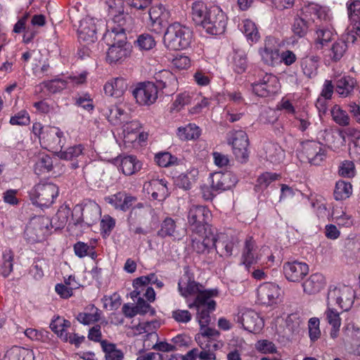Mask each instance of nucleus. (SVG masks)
Masks as SVG:
<instances>
[{
  "label": "nucleus",
  "mask_w": 360,
  "mask_h": 360,
  "mask_svg": "<svg viewBox=\"0 0 360 360\" xmlns=\"http://www.w3.org/2000/svg\"><path fill=\"white\" fill-rule=\"evenodd\" d=\"M227 143L231 146L233 153L236 158L241 162H245L248 158V137L243 130H232L227 134Z\"/></svg>",
  "instance_id": "11"
},
{
  "label": "nucleus",
  "mask_w": 360,
  "mask_h": 360,
  "mask_svg": "<svg viewBox=\"0 0 360 360\" xmlns=\"http://www.w3.org/2000/svg\"><path fill=\"white\" fill-rule=\"evenodd\" d=\"M105 200L116 210L126 211L132 205L136 198L120 192L106 197Z\"/></svg>",
  "instance_id": "31"
},
{
  "label": "nucleus",
  "mask_w": 360,
  "mask_h": 360,
  "mask_svg": "<svg viewBox=\"0 0 360 360\" xmlns=\"http://www.w3.org/2000/svg\"><path fill=\"white\" fill-rule=\"evenodd\" d=\"M281 292V288L277 284L271 282L264 283L257 288V302L263 306H274L280 300Z\"/></svg>",
  "instance_id": "18"
},
{
  "label": "nucleus",
  "mask_w": 360,
  "mask_h": 360,
  "mask_svg": "<svg viewBox=\"0 0 360 360\" xmlns=\"http://www.w3.org/2000/svg\"><path fill=\"white\" fill-rule=\"evenodd\" d=\"M160 325L161 322L158 319L139 323L136 326V332L139 334L148 333L153 335L154 330L158 329Z\"/></svg>",
  "instance_id": "58"
},
{
  "label": "nucleus",
  "mask_w": 360,
  "mask_h": 360,
  "mask_svg": "<svg viewBox=\"0 0 360 360\" xmlns=\"http://www.w3.org/2000/svg\"><path fill=\"white\" fill-rule=\"evenodd\" d=\"M352 194V186L349 182L338 181L336 182L334 197L337 200H345Z\"/></svg>",
  "instance_id": "54"
},
{
  "label": "nucleus",
  "mask_w": 360,
  "mask_h": 360,
  "mask_svg": "<svg viewBox=\"0 0 360 360\" xmlns=\"http://www.w3.org/2000/svg\"><path fill=\"white\" fill-rule=\"evenodd\" d=\"M200 135V129L195 124H188L178 127L176 136L181 141H189L198 139Z\"/></svg>",
  "instance_id": "45"
},
{
  "label": "nucleus",
  "mask_w": 360,
  "mask_h": 360,
  "mask_svg": "<svg viewBox=\"0 0 360 360\" xmlns=\"http://www.w3.org/2000/svg\"><path fill=\"white\" fill-rule=\"evenodd\" d=\"M331 115L335 123L340 126H347L349 124V117L347 112L339 105H335L331 109Z\"/></svg>",
  "instance_id": "56"
},
{
  "label": "nucleus",
  "mask_w": 360,
  "mask_h": 360,
  "mask_svg": "<svg viewBox=\"0 0 360 360\" xmlns=\"http://www.w3.org/2000/svg\"><path fill=\"white\" fill-rule=\"evenodd\" d=\"M127 89V83L122 77L112 79L104 86L105 94L110 96L118 98L121 96Z\"/></svg>",
  "instance_id": "34"
},
{
  "label": "nucleus",
  "mask_w": 360,
  "mask_h": 360,
  "mask_svg": "<svg viewBox=\"0 0 360 360\" xmlns=\"http://www.w3.org/2000/svg\"><path fill=\"white\" fill-rule=\"evenodd\" d=\"M254 94L260 97H268L277 94L281 89L278 78L270 73H266L257 82L252 84Z\"/></svg>",
  "instance_id": "15"
},
{
  "label": "nucleus",
  "mask_w": 360,
  "mask_h": 360,
  "mask_svg": "<svg viewBox=\"0 0 360 360\" xmlns=\"http://www.w3.org/2000/svg\"><path fill=\"white\" fill-rule=\"evenodd\" d=\"M83 150V145L78 144L69 147L65 150H60L57 153V156L62 160H70L75 158L79 157L80 155H82Z\"/></svg>",
  "instance_id": "57"
},
{
  "label": "nucleus",
  "mask_w": 360,
  "mask_h": 360,
  "mask_svg": "<svg viewBox=\"0 0 360 360\" xmlns=\"http://www.w3.org/2000/svg\"><path fill=\"white\" fill-rule=\"evenodd\" d=\"M355 292L352 286L338 284L330 286L327 297L325 315H340L348 311L353 305Z\"/></svg>",
  "instance_id": "4"
},
{
  "label": "nucleus",
  "mask_w": 360,
  "mask_h": 360,
  "mask_svg": "<svg viewBox=\"0 0 360 360\" xmlns=\"http://www.w3.org/2000/svg\"><path fill=\"white\" fill-rule=\"evenodd\" d=\"M155 284L157 288H161L163 283L158 279L155 274L151 273L146 276H140L133 281L134 290L129 294L133 300H137L136 304H125L122 307L124 315L146 314L154 315L155 310L141 297L147 285Z\"/></svg>",
  "instance_id": "2"
},
{
  "label": "nucleus",
  "mask_w": 360,
  "mask_h": 360,
  "mask_svg": "<svg viewBox=\"0 0 360 360\" xmlns=\"http://www.w3.org/2000/svg\"><path fill=\"white\" fill-rule=\"evenodd\" d=\"M104 115L108 122L114 126L122 124L129 119L128 113L117 105L108 108L105 111Z\"/></svg>",
  "instance_id": "38"
},
{
  "label": "nucleus",
  "mask_w": 360,
  "mask_h": 360,
  "mask_svg": "<svg viewBox=\"0 0 360 360\" xmlns=\"http://www.w3.org/2000/svg\"><path fill=\"white\" fill-rule=\"evenodd\" d=\"M136 44L140 49L146 51L152 49L156 45L153 37L148 34H141L136 40Z\"/></svg>",
  "instance_id": "64"
},
{
  "label": "nucleus",
  "mask_w": 360,
  "mask_h": 360,
  "mask_svg": "<svg viewBox=\"0 0 360 360\" xmlns=\"http://www.w3.org/2000/svg\"><path fill=\"white\" fill-rule=\"evenodd\" d=\"M124 27H110L103 35V40L109 48L106 53V60L110 64L122 63L130 55L129 45L127 43Z\"/></svg>",
  "instance_id": "3"
},
{
  "label": "nucleus",
  "mask_w": 360,
  "mask_h": 360,
  "mask_svg": "<svg viewBox=\"0 0 360 360\" xmlns=\"http://www.w3.org/2000/svg\"><path fill=\"white\" fill-rule=\"evenodd\" d=\"M59 193L58 187L50 182H41L29 192L33 204L39 207H49L54 202Z\"/></svg>",
  "instance_id": "8"
},
{
  "label": "nucleus",
  "mask_w": 360,
  "mask_h": 360,
  "mask_svg": "<svg viewBox=\"0 0 360 360\" xmlns=\"http://www.w3.org/2000/svg\"><path fill=\"white\" fill-rule=\"evenodd\" d=\"M112 163L117 166L127 176L132 175L139 172L142 164L134 155H120L112 159Z\"/></svg>",
  "instance_id": "25"
},
{
  "label": "nucleus",
  "mask_w": 360,
  "mask_h": 360,
  "mask_svg": "<svg viewBox=\"0 0 360 360\" xmlns=\"http://www.w3.org/2000/svg\"><path fill=\"white\" fill-rule=\"evenodd\" d=\"M215 252L221 257H230L233 249L238 247V240L232 236L219 233L215 236Z\"/></svg>",
  "instance_id": "23"
},
{
  "label": "nucleus",
  "mask_w": 360,
  "mask_h": 360,
  "mask_svg": "<svg viewBox=\"0 0 360 360\" xmlns=\"http://www.w3.org/2000/svg\"><path fill=\"white\" fill-rule=\"evenodd\" d=\"M326 285L325 276L321 273H314L302 283V288L305 293L314 295L323 289Z\"/></svg>",
  "instance_id": "29"
},
{
  "label": "nucleus",
  "mask_w": 360,
  "mask_h": 360,
  "mask_svg": "<svg viewBox=\"0 0 360 360\" xmlns=\"http://www.w3.org/2000/svg\"><path fill=\"white\" fill-rule=\"evenodd\" d=\"M192 247L193 250L199 254L213 253L216 255L215 250V235L212 233H208L204 237L202 241H200L195 237L192 238Z\"/></svg>",
  "instance_id": "30"
},
{
  "label": "nucleus",
  "mask_w": 360,
  "mask_h": 360,
  "mask_svg": "<svg viewBox=\"0 0 360 360\" xmlns=\"http://www.w3.org/2000/svg\"><path fill=\"white\" fill-rule=\"evenodd\" d=\"M356 80L351 77H343L336 83V92L342 97H347L353 91Z\"/></svg>",
  "instance_id": "51"
},
{
  "label": "nucleus",
  "mask_w": 360,
  "mask_h": 360,
  "mask_svg": "<svg viewBox=\"0 0 360 360\" xmlns=\"http://www.w3.org/2000/svg\"><path fill=\"white\" fill-rule=\"evenodd\" d=\"M148 134L145 131H140L134 134H127L122 136L120 139L122 140L124 147L126 149L138 148L146 143Z\"/></svg>",
  "instance_id": "36"
},
{
  "label": "nucleus",
  "mask_w": 360,
  "mask_h": 360,
  "mask_svg": "<svg viewBox=\"0 0 360 360\" xmlns=\"http://www.w3.org/2000/svg\"><path fill=\"white\" fill-rule=\"evenodd\" d=\"M108 14L112 18L106 24L107 30L110 27H124L130 29L132 18L128 13H124V3L122 0H107Z\"/></svg>",
  "instance_id": "10"
},
{
  "label": "nucleus",
  "mask_w": 360,
  "mask_h": 360,
  "mask_svg": "<svg viewBox=\"0 0 360 360\" xmlns=\"http://www.w3.org/2000/svg\"><path fill=\"white\" fill-rule=\"evenodd\" d=\"M158 87L165 90V94H173L177 89L178 81L176 76L169 70H163L155 74Z\"/></svg>",
  "instance_id": "28"
},
{
  "label": "nucleus",
  "mask_w": 360,
  "mask_h": 360,
  "mask_svg": "<svg viewBox=\"0 0 360 360\" xmlns=\"http://www.w3.org/2000/svg\"><path fill=\"white\" fill-rule=\"evenodd\" d=\"M274 257L271 254L269 247L264 246L258 248L252 237H248L245 241L244 248L241 256V264L249 270L252 265L260 263L262 265L273 262Z\"/></svg>",
  "instance_id": "7"
},
{
  "label": "nucleus",
  "mask_w": 360,
  "mask_h": 360,
  "mask_svg": "<svg viewBox=\"0 0 360 360\" xmlns=\"http://www.w3.org/2000/svg\"><path fill=\"white\" fill-rule=\"evenodd\" d=\"M133 96L140 105H151L158 99V87L153 82L139 83L133 90Z\"/></svg>",
  "instance_id": "17"
},
{
  "label": "nucleus",
  "mask_w": 360,
  "mask_h": 360,
  "mask_svg": "<svg viewBox=\"0 0 360 360\" xmlns=\"http://www.w3.org/2000/svg\"><path fill=\"white\" fill-rule=\"evenodd\" d=\"M101 345L105 353V360H123L124 353L118 349L116 345L108 342L106 340L101 342Z\"/></svg>",
  "instance_id": "50"
},
{
  "label": "nucleus",
  "mask_w": 360,
  "mask_h": 360,
  "mask_svg": "<svg viewBox=\"0 0 360 360\" xmlns=\"http://www.w3.org/2000/svg\"><path fill=\"white\" fill-rule=\"evenodd\" d=\"M71 326V323L64 319V316H56L50 323L52 331L62 340L68 333V329Z\"/></svg>",
  "instance_id": "46"
},
{
  "label": "nucleus",
  "mask_w": 360,
  "mask_h": 360,
  "mask_svg": "<svg viewBox=\"0 0 360 360\" xmlns=\"http://www.w3.org/2000/svg\"><path fill=\"white\" fill-rule=\"evenodd\" d=\"M335 34L334 29L329 25H319L314 31V41L316 45L326 46Z\"/></svg>",
  "instance_id": "39"
},
{
  "label": "nucleus",
  "mask_w": 360,
  "mask_h": 360,
  "mask_svg": "<svg viewBox=\"0 0 360 360\" xmlns=\"http://www.w3.org/2000/svg\"><path fill=\"white\" fill-rule=\"evenodd\" d=\"M6 360H34L33 351L25 347L14 346L4 355Z\"/></svg>",
  "instance_id": "42"
},
{
  "label": "nucleus",
  "mask_w": 360,
  "mask_h": 360,
  "mask_svg": "<svg viewBox=\"0 0 360 360\" xmlns=\"http://www.w3.org/2000/svg\"><path fill=\"white\" fill-rule=\"evenodd\" d=\"M51 220L44 216H37L32 218L25 226L24 231L25 238L30 243H34L45 240L49 234Z\"/></svg>",
  "instance_id": "9"
},
{
  "label": "nucleus",
  "mask_w": 360,
  "mask_h": 360,
  "mask_svg": "<svg viewBox=\"0 0 360 360\" xmlns=\"http://www.w3.org/2000/svg\"><path fill=\"white\" fill-rule=\"evenodd\" d=\"M198 346L200 347L201 351H198V357L201 360H216L217 356L215 352L217 349H215L210 344H204L201 341L198 340L197 342Z\"/></svg>",
  "instance_id": "60"
},
{
  "label": "nucleus",
  "mask_w": 360,
  "mask_h": 360,
  "mask_svg": "<svg viewBox=\"0 0 360 360\" xmlns=\"http://www.w3.org/2000/svg\"><path fill=\"white\" fill-rule=\"evenodd\" d=\"M148 15L150 20V26L154 31L159 32L167 21L169 13L163 5L158 4L153 6L148 10Z\"/></svg>",
  "instance_id": "27"
},
{
  "label": "nucleus",
  "mask_w": 360,
  "mask_h": 360,
  "mask_svg": "<svg viewBox=\"0 0 360 360\" xmlns=\"http://www.w3.org/2000/svg\"><path fill=\"white\" fill-rule=\"evenodd\" d=\"M295 126L302 131L307 130L311 125L308 112L303 110L299 111L295 116Z\"/></svg>",
  "instance_id": "63"
},
{
  "label": "nucleus",
  "mask_w": 360,
  "mask_h": 360,
  "mask_svg": "<svg viewBox=\"0 0 360 360\" xmlns=\"http://www.w3.org/2000/svg\"><path fill=\"white\" fill-rule=\"evenodd\" d=\"M283 269L285 277L291 282H300L309 273L308 265L297 260L284 263Z\"/></svg>",
  "instance_id": "22"
},
{
  "label": "nucleus",
  "mask_w": 360,
  "mask_h": 360,
  "mask_svg": "<svg viewBox=\"0 0 360 360\" xmlns=\"http://www.w3.org/2000/svg\"><path fill=\"white\" fill-rule=\"evenodd\" d=\"M319 59L317 56H307L302 59L301 68L304 75L312 78L317 75Z\"/></svg>",
  "instance_id": "44"
},
{
  "label": "nucleus",
  "mask_w": 360,
  "mask_h": 360,
  "mask_svg": "<svg viewBox=\"0 0 360 360\" xmlns=\"http://www.w3.org/2000/svg\"><path fill=\"white\" fill-rule=\"evenodd\" d=\"M103 25V22L91 17H86L80 21L78 29L79 39L87 44L94 42L97 39L98 27Z\"/></svg>",
  "instance_id": "21"
},
{
  "label": "nucleus",
  "mask_w": 360,
  "mask_h": 360,
  "mask_svg": "<svg viewBox=\"0 0 360 360\" xmlns=\"http://www.w3.org/2000/svg\"><path fill=\"white\" fill-rule=\"evenodd\" d=\"M180 294L185 298L195 297L192 302H188L190 309L194 308L197 315H209L216 308V302L213 300L219 294L217 289H204V287L192 280L188 276L184 275L178 283Z\"/></svg>",
  "instance_id": "1"
},
{
  "label": "nucleus",
  "mask_w": 360,
  "mask_h": 360,
  "mask_svg": "<svg viewBox=\"0 0 360 360\" xmlns=\"http://www.w3.org/2000/svg\"><path fill=\"white\" fill-rule=\"evenodd\" d=\"M211 217L210 211L205 206L193 205L189 207L187 219L193 233L200 234L205 231V226Z\"/></svg>",
  "instance_id": "14"
},
{
  "label": "nucleus",
  "mask_w": 360,
  "mask_h": 360,
  "mask_svg": "<svg viewBox=\"0 0 360 360\" xmlns=\"http://www.w3.org/2000/svg\"><path fill=\"white\" fill-rule=\"evenodd\" d=\"M194 82L200 86H207L210 84L212 74L204 69L198 68L193 75Z\"/></svg>",
  "instance_id": "59"
},
{
  "label": "nucleus",
  "mask_w": 360,
  "mask_h": 360,
  "mask_svg": "<svg viewBox=\"0 0 360 360\" xmlns=\"http://www.w3.org/2000/svg\"><path fill=\"white\" fill-rule=\"evenodd\" d=\"M228 18L222 9L216 5L210 6V13L202 26L205 31L211 34H221L224 32Z\"/></svg>",
  "instance_id": "12"
},
{
  "label": "nucleus",
  "mask_w": 360,
  "mask_h": 360,
  "mask_svg": "<svg viewBox=\"0 0 360 360\" xmlns=\"http://www.w3.org/2000/svg\"><path fill=\"white\" fill-rule=\"evenodd\" d=\"M154 160L155 162L162 167L178 165L180 162L179 159L176 156L172 155L169 152H160L155 154Z\"/></svg>",
  "instance_id": "55"
},
{
  "label": "nucleus",
  "mask_w": 360,
  "mask_h": 360,
  "mask_svg": "<svg viewBox=\"0 0 360 360\" xmlns=\"http://www.w3.org/2000/svg\"><path fill=\"white\" fill-rule=\"evenodd\" d=\"M210 13V7L202 1L192 3L191 15L193 21L198 25L203 26Z\"/></svg>",
  "instance_id": "33"
},
{
  "label": "nucleus",
  "mask_w": 360,
  "mask_h": 360,
  "mask_svg": "<svg viewBox=\"0 0 360 360\" xmlns=\"http://www.w3.org/2000/svg\"><path fill=\"white\" fill-rule=\"evenodd\" d=\"M262 61L269 66H276L281 63L278 41L274 37H266L264 46L259 49Z\"/></svg>",
  "instance_id": "20"
},
{
  "label": "nucleus",
  "mask_w": 360,
  "mask_h": 360,
  "mask_svg": "<svg viewBox=\"0 0 360 360\" xmlns=\"http://www.w3.org/2000/svg\"><path fill=\"white\" fill-rule=\"evenodd\" d=\"M199 94L195 91H184L179 94L174 103L172 105L171 110L172 112L180 111L185 105L191 103L193 101H195Z\"/></svg>",
  "instance_id": "43"
},
{
  "label": "nucleus",
  "mask_w": 360,
  "mask_h": 360,
  "mask_svg": "<svg viewBox=\"0 0 360 360\" xmlns=\"http://www.w3.org/2000/svg\"><path fill=\"white\" fill-rule=\"evenodd\" d=\"M301 14L309 20L329 24L333 16L331 9L326 6H322L314 2L304 3L301 8Z\"/></svg>",
  "instance_id": "16"
},
{
  "label": "nucleus",
  "mask_w": 360,
  "mask_h": 360,
  "mask_svg": "<svg viewBox=\"0 0 360 360\" xmlns=\"http://www.w3.org/2000/svg\"><path fill=\"white\" fill-rule=\"evenodd\" d=\"M238 28L245 36L250 44L256 43L260 38V34L255 22L250 19H244L238 25Z\"/></svg>",
  "instance_id": "35"
},
{
  "label": "nucleus",
  "mask_w": 360,
  "mask_h": 360,
  "mask_svg": "<svg viewBox=\"0 0 360 360\" xmlns=\"http://www.w3.org/2000/svg\"><path fill=\"white\" fill-rule=\"evenodd\" d=\"M212 188L217 192L230 189L237 182V177L231 172H214L211 174Z\"/></svg>",
  "instance_id": "26"
},
{
  "label": "nucleus",
  "mask_w": 360,
  "mask_h": 360,
  "mask_svg": "<svg viewBox=\"0 0 360 360\" xmlns=\"http://www.w3.org/2000/svg\"><path fill=\"white\" fill-rule=\"evenodd\" d=\"M70 214V211L67 207L60 208L56 213V216L51 220V225L56 227V229H60L63 227L68 219V217Z\"/></svg>",
  "instance_id": "62"
},
{
  "label": "nucleus",
  "mask_w": 360,
  "mask_h": 360,
  "mask_svg": "<svg viewBox=\"0 0 360 360\" xmlns=\"http://www.w3.org/2000/svg\"><path fill=\"white\" fill-rule=\"evenodd\" d=\"M232 68L237 74H242L245 72L248 68V60L245 51L238 50L234 52Z\"/></svg>",
  "instance_id": "53"
},
{
  "label": "nucleus",
  "mask_w": 360,
  "mask_h": 360,
  "mask_svg": "<svg viewBox=\"0 0 360 360\" xmlns=\"http://www.w3.org/2000/svg\"><path fill=\"white\" fill-rule=\"evenodd\" d=\"M143 190L153 200H164L169 195L167 182L165 179H152L143 184Z\"/></svg>",
  "instance_id": "24"
},
{
  "label": "nucleus",
  "mask_w": 360,
  "mask_h": 360,
  "mask_svg": "<svg viewBox=\"0 0 360 360\" xmlns=\"http://www.w3.org/2000/svg\"><path fill=\"white\" fill-rule=\"evenodd\" d=\"M210 316H198V322L200 326V333L195 335V340L210 344L215 349H220L223 343L218 340L219 333L214 328L207 326Z\"/></svg>",
  "instance_id": "19"
},
{
  "label": "nucleus",
  "mask_w": 360,
  "mask_h": 360,
  "mask_svg": "<svg viewBox=\"0 0 360 360\" xmlns=\"http://www.w3.org/2000/svg\"><path fill=\"white\" fill-rule=\"evenodd\" d=\"M309 21L301 13L300 16L295 17L292 24V32L299 37H304L308 32L309 28Z\"/></svg>",
  "instance_id": "52"
},
{
  "label": "nucleus",
  "mask_w": 360,
  "mask_h": 360,
  "mask_svg": "<svg viewBox=\"0 0 360 360\" xmlns=\"http://www.w3.org/2000/svg\"><path fill=\"white\" fill-rule=\"evenodd\" d=\"M32 132L38 137L41 147L49 150H58L65 145L64 133L59 127L35 122L32 125Z\"/></svg>",
  "instance_id": "6"
},
{
  "label": "nucleus",
  "mask_w": 360,
  "mask_h": 360,
  "mask_svg": "<svg viewBox=\"0 0 360 360\" xmlns=\"http://www.w3.org/2000/svg\"><path fill=\"white\" fill-rule=\"evenodd\" d=\"M265 158L273 165H279L283 163L285 158L284 150L276 143H269L265 147Z\"/></svg>",
  "instance_id": "32"
},
{
  "label": "nucleus",
  "mask_w": 360,
  "mask_h": 360,
  "mask_svg": "<svg viewBox=\"0 0 360 360\" xmlns=\"http://www.w3.org/2000/svg\"><path fill=\"white\" fill-rule=\"evenodd\" d=\"M298 157L302 162H308L313 165H319L326 158V150L317 141H307L302 143Z\"/></svg>",
  "instance_id": "13"
},
{
  "label": "nucleus",
  "mask_w": 360,
  "mask_h": 360,
  "mask_svg": "<svg viewBox=\"0 0 360 360\" xmlns=\"http://www.w3.org/2000/svg\"><path fill=\"white\" fill-rule=\"evenodd\" d=\"M236 321L241 324L245 330L253 333H259L264 326V321L262 316H238Z\"/></svg>",
  "instance_id": "37"
},
{
  "label": "nucleus",
  "mask_w": 360,
  "mask_h": 360,
  "mask_svg": "<svg viewBox=\"0 0 360 360\" xmlns=\"http://www.w3.org/2000/svg\"><path fill=\"white\" fill-rule=\"evenodd\" d=\"M192 41V30L177 22L167 27L163 37L165 46L172 51L186 49L191 46Z\"/></svg>",
  "instance_id": "5"
},
{
  "label": "nucleus",
  "mask_w": 360,
  "mask_h": 360,
  "mask_svg": "<svg viewBox=\"0 0 360 360\" xmlns=\"http://www.w3.org/2000/svg\"><path fill=\"white\" fill-rule=\"evenodd\" d=\"M13 251L9 248H4L0 257V274L2 276L6 278L13 271Z\"/></svg>",
  "instance_id": "41"
},
{
  "label": "nucleus",
  "mask_w": 360,
  "mask_h": 360,
  "mask_svg": "<svg viewBox=\"0 0 360 360\" xmlns=\"http://www.w3.org/2000/svg\"><path fill=\"white\" fill-rule=\"evenodd\" d=\"M347 49V43L344 39H340L335 41L328 50L327 57H328V61L338 62L339 61Z\"/></svg>",
  "instance_id": "47"
},
{
  "label": "nucleus",
  "mask_w": 360,
  "mask_h": 360,
  "mask_svg": "<svg viewBox=\"0 0 360 360\" xmlns=\"http://www.w3.org/2000/svg\"><path fill=\"white\" fill-rule=\"evenodd\" d=\"M281 177V174L276 172H266L261 174L256 182L255 189L257 191H264L271 185V183L279 180Z\"/></svg>",
  "instance_id": "49"
},
{
  "label": "nucleus",
  "mask_w": 360,
  "mask_h": 360,
  "mask_svg": "<svg viewBox=\"0 0 360 360\" xmlns=\"http://www.w3.org/2000/svg\"><path fill=\"white\" fill-rule=\"evenodd\" d=\"M198 176V170L196 168H191L185 173H182L174 179L175 184L183 189L188 190L195 183Z\"/></svg>",
  "instance_id": "40"
},
{
  "label": "nucleus",
  "mask_w": 360,
  "mask_h": 360,
  "mask_svg": "<svg viewBox=\"0 0 360 360\" xmlns=\"http://www.w3.org/2000/svg\"><path fill=\"white\" fill-rule=\"evenodd\" d=\"M52 168L53 160L51 156L44 153H39L34 167L35 174L40 175L50 172Z\"/></svg>",
  "instance_id": "48"
},
{
  "label": "nucleus",
  "mask_w": 360,
  "mask_h": 360,
  "mask_svg": "<svg viewBox=\"0 0 360 360\" xmlns=\"http://www.w3.org/2000/svg\"><path fill=\"white\" fill-rule=\"evenodd\" d=\"M171 63L174 68L178 70H185L191 66V60L184 53H178L172 58Z\"/></svg>",
  "instance_id": "61"
}]
</instances>
